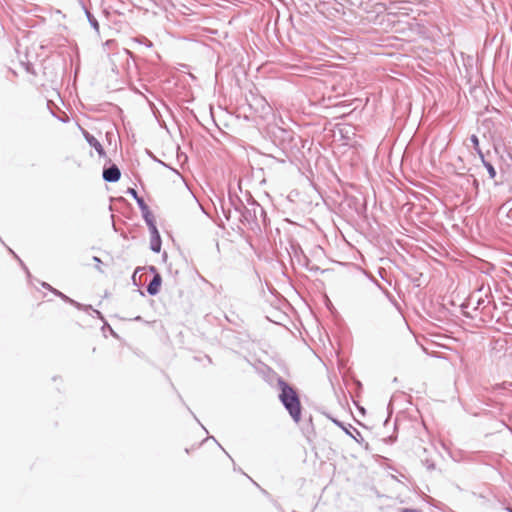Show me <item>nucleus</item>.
Masks as SVG:
<instances>
[{
  "mask_svg": "<svg viewBox=\"0 0 512 512\" xmlns=\"http://www.w3.org/2000/svg\"><path fill=\"white\" fill-rule=\"evenodd\" d=\"M279 399L295 422L301 420L302 406L296 390L283 379L278 380Z\"/></svg>",
  "mask_w": 512,
  "mask_h": 512,
  "instance_id": "f257e3e1",
  "label": "nucleus"
},
{
  "mask_svg": "<svg viewBox=\"0 0 512 512\" xmlns=\"http://www.w3.org/2000/svg\"><path fill=\"white\" fill-rule=\"evenodd\" d=\"M120 176L121 172L116 165H112L103 171V178L107 182H116L120 179Z\"/></svg>",
  "mask_w": 512,
  "mask_h": 512,
  "instance_id": "f03ea898",
  "label": "nucleus"
},
{
  "mask_svg": "<svg viewBox=\"0 0 512 512\" xmlns=\"http://www.w3.org/2000/svg\"><path fill=\"white\" fill-rule=\"evenodd\" d=\"M161 284H162V278L158 273H156L154 275L153 279L148 284V287H147L148 293L150 295H156L160 291Z\"/></svg>",
  "mask_w": 512,
  "mask_h": 512,
  "instance_id": "7ed1b4c3",
  "label": "nucleus"
},
{
  "mask_svg": "<svg viewBox=\"0 0 512 512\" xmlns=\"http://www.w3.org/2000/svg\"><path fill=\"white\" fill-rule=\"evenodd\" d=\"M84 137L86 138L87 142L96 149L100 156L105 154L102 145L94 136L90 135L87 131H84Z\"/></svg>",
  "mask_w": 512,
  "mask_h": 512,
  "instance_id": "20e7f679",
  "label": "nucleus"
},
{
  "mask_svg": "<svg viewBox=\"0 0 512 512\" xmlns=\"http://www.w3.org/2000/svg\"><path fill=\"white\" fill-rule=\"evenodd\" d=\"M471 142L473 144V147L474 149L476 150V152L481 156V158L483 159V154H482V151L480 149V145H479V140H478V137L476 135H472L471 136Z\"/></svg>",
  "mask_w": 512,
  "mask_h": 512,
  "instance_id": "39448f33",
  "label": "nucleus"
},
{
  "mask_svg": "<svg viewBox=\"0 0 512 512\" xmlns=\"http://www.w3.org/2000/svg\"><path fill=\"white\" fill-rule=\"evenodd\" d=\"M484 165H485V167L487 168V171H488V173H489L490 177H491L492 179H493V178H495V176H496V171H495L494 167H493L490 163H488V162H484Z\"/></svg>",
  "mask_w": 512,
  "mask_h": 512,
  "instance_id": "423d86ee",
  "label": "nucleus"
},
{
  "mask_svg": "<svg viewBox=\"0 0 512 512\" xmlns=\"http://www.w3.org/2000/svg\"><path fill=\"white\" fill-rule=\"evenodd\" d=\"M152 249L155 252H159L160 251V242H159V240L155 244L152 245Z\"/></svg>",
  "mask_w": 512,
  "mask_h": 512,
  "instance_id": "0eeeda50",
  "label": "nucleus"
},
{
  "mask_svg": "<svg viewBox=\"0 0 512 512\" xmlns=\"http://www.w3.org/2000/svg\"><path fill=\"white\" fill-rule=\"evenodd\" d=\"M402 512H419V511L415 510V509H404Z\"/></svg>",
  "mask_w": 512,
  "mask_h": 512,
  "instance_id": "6e6552de",
  "label": "nucleus"
}]
</instances>
